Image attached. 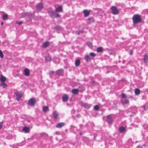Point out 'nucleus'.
I'll return each mask as SVG.
<instances>
[{"mask_svg": "<svg viewBox=\"0 0 148 148\" xmlns=\"http://www.w3.org/2000/svg\"><path fill=\"white\" fill-rule=\"evenodd\" d=\"M132 19L134 26L141 22L142 21L141 16L138 14H134L132 17Z\"/></svg>", "mask_w": 148, "mask_h": 148, "instance_id": "1", "label": "nucleus"}, {"mask_svg": "<svg viewBox=\"0 0 148 148\" xmlns=\"http://www.w3.org/2000/svg\"><path fill=\"white\" fill-rule=\"evenodd\" d=\"M56 12L53 10L49 11L48 12L49 15L52 18H58L60 17V15L56 13Z\"/></svg>", "mask_w": 148, "mask_h": 148, "instance_id": "2", "label": "nucleus"}, {"mask_svg": "<svg viewBox=\"0 0 148 148\" xmlns=\"http://www.w3.org/2000/svg\"><path fill=\"white\" fill-rule=\"evenodd\" d=\"M111 12L114 15H116L118 14L119 11L117 8L116 6H112L110 8Z\"/></svg>", "mask_w": 148, "mask_h": 148, "instance_id": "3", "label": "nucleus"}, {"mask_svg": "<svg viewBox=\"0 0 148 148\" xmlns=\"http://www.w3.org/2000/svg\"><path fill=\"white\" fill-rule=\"evenodd\" d=\"M36 103V99L33 98L29 99L28 102V104L31 106H34Z\"/></svg>", "mask_w": 148, "mask_h": 148, "instance_id": "4", "label": "nucleus"}, {"mask_svg": "<svg viewBox=\"0 0 148 148\" xmlns=\"http://www.w3.org/2000/svg\"><path fill=\"white\" fill-rule=\"evenodd\" d=\"M16 97V99L17 101H19L20 98L22 97L23 93L21 92H17L15 93Z\"/></svg>", "mask_w": 148, "mask_h": 148, "instance_id": "5", "label": "nucleus"}, {"mask_svg": "<svg viewBox=\"0 0 148 148\" xmlns=\"http://www.w3.org/2000/svg\"><path fill=\"white\" fill-rule=\"evenodd\" d=\"M80 104L81 106L87 109H89L91 106V104H88L87 103H84L82 102H81Z\"/></svg>", "mask_w": 148, "mask_h": 148, "instance_id": "6", "label": "nucleus"}, {"mask_svg": "<svg viewBox=\"0 0 148 148\" xmlns=\"http://www.w3.org/2000/svg\"><path fill=\"white\" fill-rule=\"evenodd\" d=\"M121 101L122 104L124 106H127L129 104V101L127 99H126L124 101L123 99L121 100Z\"/></svg>", "mask_w": 148, "mask_h": 148, "instance_id": "7", "label": "nucleus"}, {"mask_svg": "<svg viewBox=\"0 0 148 148\" xmlns=\"http://www.w3.org/2000/svg\"><path fill=\"white\" fill-rule=\"evenodd\" d=\"M43 8V5L42 3H39L37 4L36 8L37 10L40 11Z\"/></svg>", "mask_w": 148, "mask_h": 148, "instance_id": "8", "label": "nucleus"}, {"mask_svg": "<svg viewBox=\"0 0 148 148\" xmlns=\"http://www.w3.org/2000/svg\"><path fill=\"white\" fill-rule=\"evenodd\" d=\"M106 121L109 125L111 124L113 121L110 115H109L107 117Z\"/></svg>", "mask_w": 148, "mask_h": 148, "instance_id": "9", "label": "nucleus"}, {"mask_svg": "<svg viewBox=\"0 0 148 148\" xmlns=\"http://www.w3.org/2000/svg\"><path fill=\"white\" fill-rule=\"evenodd\" d=\"M90 10H84L83 12L84 14V17H87L90 14Z\"/></svg>", "mask_w": 148, "mask_h": 148, "instance_id": "10", "label": "nucleus"}, {"mask_svg": "<svg viewBox=\"0 0 148 148\" xmlns=\"http://www.w3.org/2000/svg\"><path fill=\"white\" fill-rule=\"evenodd\" d=\"M68 96L66 94H64L62 97V100L64 102H66L68 100Z\"/></svg>", "mask_w": 148, "mask_h": 148, "instance_id": "11", "label": "nucleus"}, {"mask_svg": "<svg viewBox=\"0 0 148 148\" xmlns=\"http://www.w3.org/2000/svg\"><path fill=\"white\" fill-rule=\"evenodd\" d=\"M84 58L86 62H88L92 60V58L90 57V56L89 55H85Z\"/></svg>", "mask_w": 148, "mask_h": 148, "instance_id": "12", "label": "nucleus"}, {"mask_svg": "<svg viewBox=\"0 0 148 148\" xmlns=\"http://www.w3.org/2000/svg\"><path fill=\"white\" fill-rule=\"evenodd\" d=\"M24 75L27 76H29L30 72L28 69L26 68L24 70Z\"/></svg>", "mask_w": 148, "mask_h": 148, "instance_id": "13", "label": "nucleus"}, {"mask_svg": "<svg viewBox=\"0 0 148 148\" xmlns=\"http://www.w3.org/2000/svg\"><path fill=\"white\" fill-rule=\"evenodd\" d=\"M65 125V123L63 122L59 123L56 125V127L58 128H61L64 126Z\"/></svg>", "mask_w": 148, "mask_h": 148, "instance_id": "14", "label": "nucleus"}, {"mask_svg": "<svg viewBox=\"0 0 148 148\" xmlns=\"http://www.w3.org/2000/svg\"><path fill=\"white\" fill-rule=\"evenodd\" d=\"M53 118L55 119H57L58 118L59 114L56 111H53L52 114Z\"/></svg>", "mask_w": 148, "mask_h": 148, "instance_id": "15", "label": "nucleus"}, {"mask_svg": "<svg viewBox=\"0 0 148 148\" xmlns=\"http://www.w3.org/2000/svg\"><path fill=\"white\" fill-rule=\"evenodd\" d=\"M119 131L120 133H123L126 131V130L124 127L121 126L119 128Z\"/></svg>", "mask_w": 148, "mask_h": 148, "instance_id": "16", "label": "nucleus"}, {"mask_svg": "<svg viewBox=\"0 0 148 148\" xmlns=\"http://www.w3.org/2000/svg\"><path fill=\"white\" fill-rule=\"evenodd\" d=\"M62 7L61 6H59L56 8V11L57 12H60L62 11Z\"/></svg>", "mask_w": 148, "mask_h": 148, "instance_id": "17", "label": "nucleus"}, {"mask_svg": "<svg viewBox=\"0 0 148 148\" xmlns=\"http://www.w3.org/2000/svg\"><path fill=\"white\" fill-rule=\"evenodd\" d=\"M33 15V14L32 13H30L27 12L24 13V16H27L29 18H30Z\"/></svg>", "mask_w": 148, "mask_h": 148, "instance_id": "18", "label": "nucleus"}, {"mask_svg": "<svg viewBox=\"0 0 148 148\" xmlns=\"http://www.w3.org/2000/svg\"><path fill=\"white\" fill-rule=\"evenodd\" d=\"M64 71L62 69H60L56 71V73L58 75H61L63 73Z\"/></svg>", "mask_w": 148, "mask_h": 148, "instance_id": "19", "label": "nucleus"}, {"mask_svg": "<svg viewBox=\"0 0 148 148\" xmlns=\"http://www.w3.org/2000/svg\"><path fill=\"white\" fill-rule=\"evenodd\" d=\"M22 130L25 133H28L29 131V128L28 127L25 126L23 128Z\"/></svg>", "mask_w": 148, "mask_h": 148, "instance_id": "20", "label": "nucleus"}, {"mask_svg": "<svg viewBox=\"0 0 148 148\" xmlns=\"http://www.w3.org/2000/svg\"><path fill=\"white\" fill-rule=\"evenodd\" d=\"M49 44V42L47 41H46L42 44V47L44 48L48 47Z\"/></svg>", "mask_w": 148, "mask_h": 148, "instance_id": "21", "label": "nucleus"}, {"mask_svg": "<svg viewBox=\"0 0 148 148\" xmlns=\"http://www.w3.org/2000/svg\"><path fill=\"white\" fill-rule=\"evenodd\" d=\"M148 58V55L147 53H145L144 56L143 60L145 62H147V59Z\"/></svg>", "mask_w": 148, "mask_h": 148, "instance_id": "22", "label": "nucleus"}, {"mask_svg": "<svg viewBox=\"0 0 148 148\" xmlns=\"http://www.w3.org/2000/svg\"><path fill=\"white\" fill-rule=\"evenodd\" d=\"M80 60H79L77 59L75 60V64L76 66H78L80 64Z\"/></svg>", "mask_w": 148, "mask_h": 148, "instance_id": "23", "label": "nucleus"}, {"mask_svg": "<svg viewBox=\"0 0 148 148\" xmlns=\"http://www.w3.org/2000/svg\"><path fill=\"white\" fill-rule=\"evenodd\" d=\"M79 90L77 89L74 88L72 90V92L73 93L75 94H77Z\"/></svg>", "mask_w": 148, "mask_h": 148, "instance_id": "24", "label": "nucleus"}, {"mask_svg": "<svg viewBox=\"0 0 148 148\" xmlns=\"http://www.w3.org/2000/svg\"><path fill=\"white\" fill-rule=\"evenodd\" d=\"M0 80L1 82H3L6 81V78L5 77L3 76V75H1L0 78Z\"/></svg>", "mask_w": 148, "mask_h": 148, "instance_id": "25", "label": "nucleus"}, {"mask_svg": "<svg viewBox=\"0 0 148 148\" xmlns=\"http://www.w3.org/2000/svg\"><path fill=\"white\" fill-rule=\"evenodd\" d=\"M88 21V23H90L92 22H94V19L93 17H90L89 18L87 19Z\"/></svg>", "mask_w": 148, "mask_h": 148, "instance_id": "26", "label": "nucleus"}, {"mask_svg": "<svg viewBox=\"0 0 148 148\" xmlns=\"http://www.w3.org/2000/svg\"><path fill=\"white\" fill-rule=\"evenodd\" d=\"M42 110L44 112H45L49 110V107L47 106H44L42 108Z\"/></svg>", "mask_w": 148, "mask_h": 148, "instance_id": "27", "label": "nucleus"}, {"mask_svg": "<svg viewBox=\"0 0 148 148\" xmlns=\"http://www.w3.org/2000/svg\"><path fill=\"white\" fill-rule=\"evenodd\" d=\"M140 91L139 89L136 88L135 90V92L136 95H138L140 93Z\"/></svg>", "mask_w": 148, "mask_h": 148, "instance_id": "28", "label": "nucleus"}, {"mask_svg": "<svg viewBox=\"0 0 148 148\" xmlns=\"http://www.w3.org/2000/svg\"><path fill=\"white\" fill-rule=\"evenodd\" d=\"M103 51V48L102 47H98L97 49V51L98 52H101Z\"/></svg>", "mask_w": 148, "mask_h": 148, "instance_id": "29", "label": "nucleus"}, {"mask_svg": "<svg viewBox=\"0 0 148 148\" xmlns=\"http://www.w3.org/2000/svg\"><path fill=\"white\" fill-rule=\"evenodd\" d=\"M45 59L47 61H51V57L49 56H48L45 57Z\"/></svg>", "mask_w": 148, "mask_h": 148, "instance_id": "30", "label": "nucleus"}, {"mask_svg": "<svg viewBox=\"0 0 148 148\" xmlns=\"http://www.w3.org/2000/svg\"><path fill=\"white\" fill-rule=\"evenodd\" d=\"M8 15L7 14H5L3 15V20H5L8 19Z\"/></svg>", "mask_w": 148, "mask_h": 148, "instance_id": "31", "label": "nucleus"}, {"mask_svg": "<svg viewBox=\"0 0 148 148\" xmlns=\"http://www.w3.org/2000/svg\"><path fill=\"white\" fill-rule=\"evenodd\" d=\"M87 45L90 48H92L93 47V45L92 43L90 42H87Z\"/></svg>", "mask_w": 148, "mask_h": 148, "instance_id": "32", "label": "nucleus"}, {"mask_svg": "<svg viewBox=\"0 0 148 148\" xmlns=\"http://www.w3.org/2000/svg\"><path fill=\"white\" fill-rule=\"evenodd\" d=\"M0 86H2L3 88H5L7 87L6 84L4 82L0 84Z\"/></svg>", "mask_w": 148, "mask_h": 148, "instance_id": "33", "label": "nucleus"}, {"mask_svg": "<svg viewBox=\"0 0 148 148\" xmlns=\"http://www.w3.org/2000/svg\"><path fill=\"white\" fill-rule=\"evenodd\" d=\"M90 56L93 57H95L96 56V54L93 52L90 53Z\"/></svg>", "mask_w": 148, "mask_h": 148, "instance_id": "34", "label": "nucleus"}, {"mask_svg": "<svg viewBox=\"0 0 148 148\" xmlns=\"http://www.w3.org/2000/svg\"><path fill=\"white\" fill-rule=\"evenodd\" d=\"M121 96L122 98L125 99L127 97L126 95L124 93H121Z\"/></svg>", "mask_w": 148, "mask_h": 148, "instance_id": "35", "label": "nucleus"}, {"mask_svg": "<svg viewBox=\"0 0 148 148\" xmlns=\"http://www.w3.org/2000/svg\"><path fill=\"white\" fill-rule=\"evenodd\" d=\"M99 108V106L98 105H96L94 106V109L95 110H98Z\"/></svg>", "mask_w": 148, "mask_h": 148, "instance_id": "36", "label": "nucleus"}, {"mask_svg": "<svg viewBox=\"0 0 148 148\" xmlns=\"http://www.w3.org/2000/svg\"><path fill=\"white\" fill-rule=\"evenodd\" d=\"M141 108H143L144 110H146L147 109L148 107L146 106L145 105H144L141 107Z\"/></svg>", "mask_w": 148, "mask_h": 148, "instance_id": "37", "label": "nucleus"}, {"mask_svg": "<svg viewBox=\"0 0 148 148\" xmlns=\"http://www.w3.org/2000/svg\"><path fill=\"white\" fill-rule=\"evenodd\" d=\"M3 57V53L2 51L0 50V57L1 58H2Z\"/></svg>", "mask_w": 148, "mask_h": 148, "instance_id": "38", "label": "nucleus"}, {"mask_svg": "<svg viewBox=\"0 0 148 148\" xmlns=\"http://www.w3.org/2000/svg\"><path fill=\"white\" fill-rule=\"evenodd\" d=\"M22 22L21 21H20V22H18L17 21H16V24H18L19 25H21V24H22Z\"/></svg>", "mask_w": 148, "mask_h": 148, "instance_id": "39", "label": "nucleus"}, {"mask_svg": "<svg viewBox=\"0 0 148 148\" xmlns=\"http://www.w3.org/2000/svg\"><path fill=\"white\" fill-rule=\"evenodd\" d=\"M56 29H60L61 28V27L60 26H57L56 27Z\"/></svg>", "mask_w": 148, "mask_h": 148, "instance_id": "40", "label": "nucleus"}, {"mask_svg": "<svg viewBox=\"0 0 148 148\" xmlns=\"http://www.w3.org/2000/svg\"><path fill=\"white\" fill-rule=\"evenodd\" d=\"M82 32V31L80 30H79L78 31H77V33L78 34H79Z\"/></svg>", "mask_w": 148, "mask_h": 148, "instance_id": "41", "label": "nucleus"}, {"mask_svg": "<svg viewBox=\"0 0 148 148\" xmlns=\"http://www.w3.org/2000/svg\"><path fill=\"white\" fill-rule=\"evenodd\" d=\"M128 98L129 99H134V97H132V96H131V95L129 96Z\"/></svg>", "mask_w": 148, "mask_h": 148, "instance_id": "42", "label": "nucleus"}, {"mask_svg": "<svg viewBox=\"0 0 148 148\" xmlns=\"http://www.w3.org/2000/svg\"><path fill=\"white\" fill-rule=\"evenodd\" d=\"M129 54L130 55H132V54H133V52H132V50H130V53H129Z\"/></svg>", "mask_w": 148, "mask_h": 148, "instance_id": "43", "label": "nucleus"}, {"mask_svg": "<svg viewBox=\"0 0 148 148\" xmlns=\"http://www.w3.org/2000/svg\"><path fill=\"white\" fill-rule=\"evenodd\" d=\"M54 73V72L53 71H51L50 72V74H51V73Z\"/></svg>", "mask_w": 148, "mask_h": 148, "instance_id": "44", "label": "nucleus"}, {"mask_svg": "<svg viewBox=\"0 0 148 148\" xmlns=\"http://www.w3.org/2000/svg\"><path fill=\"white\" fill-rule=\"evenodd\" d=\"M2 123V122L0 124V129L1 128V127L2 126V125H1V123Z\"/></svg>", "mask_w": 148, "mask_h": 148, "instance_id": "45", "label": "nucleus"}, {"mask_svg": "<svg viewBox=\"0 0 148 148\" xmlns=\"http://www.w3.org/2000/svg\"><path fill=\"white\" fill-rule=\"evenodd\" d=\"M137 148H142V147L141 146H138L137 147Z\"/></svg>", "mask_w": 148, "mask_h": 148, "instance_id": "46", "label": "nucleus"}, {"mask_svg": "<svg viewBox=\"0 0 148 148\" xmlns=\"http://www.w3.org/2000/svg\"><path fill=\"white\" fill-rule=\"evenodd\" d=\"M28 125L30 127H32V125H30V124H28Z\"/></svg>", "mask_w": 148, "mask_h": 148, "instance_id": "47", "label": "nucleus"}, {"mask_svg": "<svg viewBox=\"0 0 148 148\" xmlns=\"http://www.w3.org/2000/svg\"><path fill=\"white\" fill-rule=\"evenodd\" d=\"M27 122H30V121L29 120H28L27 121Z\"/></svg>", "mask_w": 148, "mask_h": 148, "instance_id": "48", "label": "nucleus"}, {"mask_svg": "<svg viewBox=\"0 0 148 148\" xmlns=\"http://www.w3.org/2000/svg\"><path fill=\"white\" fill-rule=\"evenodd\" d=\"M3 23H2V22L1 23V24L2 25H3Z\"/></svg>", "mask_w": 148, "mask_h": 148, "instance_id": "49", "label": "nucleus"}, {"mask_svg": "<svg viewBox=\"0 0 148 148\" xmlns=\"http://www.w3.org/2000/svg\"><path fill=\"white\" fill-rule=\"evenodd\" d=\"M109 73V72H106V73Z\"/></svg>", "mask_w": 148, "mask_h": 148, "instance_id": "50", "label": "nucleus"}, {"mask_svg": "<svg viewBox=\"0 0 148 148\" xmlns=\"http://www.w3.org/2000/svg\"><path fill=\"white\" fill-rule=\"evenodd\" d=\"M80 134L81 135V134H82V133H80Z\"/></svg>", "mask_w": 148, "mask_h": 148, "instance_id": "51", "label": "nucleus"}, {"mask_svg": "<svg viewBox=\"0 0 148 148\" xmlns=\"http://www.w3.org/2000/svg\"><path fill=\"white\" fill-rule=\"evenodd\" d=\"M137 141H136V142H135V143H137Z\"/></svg>", "mask_w": 148, "mask_h": 148, "instance_id": "52", "label": "nucleus"}, {"mask_svg": "<svg viewBox=\"0 0 148 148\" xmlns=\"http://www.w3.org/2000/svg\"><path fill=\"white\" fill-rule=\"evenodd\" d=\"M143 146H145V145H143Z\"/></svg>", "mask_w": 148, "mask_h": 148, "instance_id": "53", "label": "nucleus"}]
</instances>
